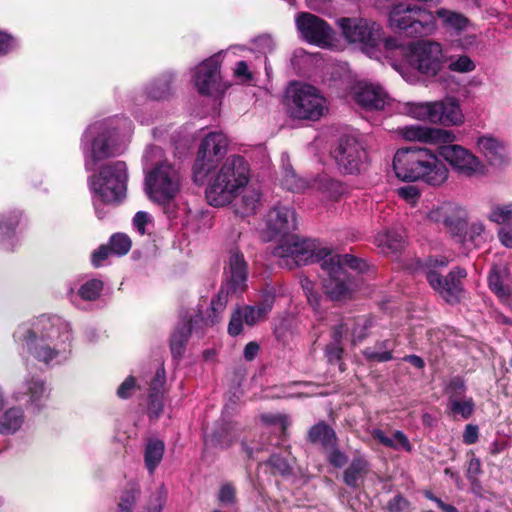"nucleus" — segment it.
I'll return each instance as SVG.
<instances>
[{"label": "nucleus", "instance_id": "1", "mask_svg": "<svg viewBox=\"0 0 512 512\" xmlns=\"http://www.w3.org/2000/svg\"><path fill=\"white\" fill-rule=\"evenodd\" d=\"M273 255L279 259V265L288 269L321 262L323 270V288L328 297L340 300L348 296L352 290V282L346 267L362 271L364 262L350 254H332L326 247H320L315 240L301 239L290 235L281 240L274 249Z\"/></svg>", "mask_w": 512, "mask_h": 512}, {"label": "nucleus", "instance_id": "2", "mask_svg": "<svg viewBox=\"0 0 512 512\" xmlns=\"http://www.w3.org/2000/svg\"><path fill=\"white\" fill-rule=\"evenodd\" d=\"M399 135L407 141L438 146L439 155L459 175L472 178L483 175L485 166L470 150L453 144V131L422 125H409L398 129Z\"/></svg>", "mask_w": 512, "mask_h": 512}, {"label": "nucleus", "instance_id": "3", "mask_svg": "<svg viewBox=\"0 0 512 512\" xmlns=\"http://www.w3.org/2000/svg\"><path fill=\"white\" fill-rule=\"evenodd\" d=\"M439 156L425 147L399 149L393 158V169L403 181L441 187L448 181L450 170Z\"/></svg>", "mask_w": 512, "mask_h": 512}, {"label": "nucleus", "instance_id": "4", "mask_svg": "<svg viewBox=\"0 0 512 512\" xmlns=\"http://www.w3.org/2000/svg\"><path fill=\"white\" fill-rule=\"evenodd\" d=\"M224 134L209 133L201 142L193 167L194 181L208 182L206 198L211 205H224Z\"/></svg>", "mask_w": 512, "mask_h": 512}, {"label": "nucleus", "instance_id": "5", "mask_svg": "<svg viewBox=\"0 0 512 512\" xmlns=\"http://www.w3.org/2000/svg\"><path fill=\"white\" fill-rule=\"evenodd\" d=\"M70 341L69 325L59 317L41 316L25 336L27 351L44 363L65 353Z\"/></svg>", "mask_w": 512, "mask_h": 512}, {"label": "nucleus", "instance_id": "6", "mask_svg": "<svg viewBox=\"0 0 512 512\" xmlns=\"http://www.w3.org/2000/svg\"><path fill=\"white\" fill-rule=\"evenodd\" d=\"M285 105L293 119L318 121L328 113L329 103L313 85L292 83L286 91Z\"/></svg>", "mask_w": 512, "mask_h": 512}, {"label": "nucleus", "instance_id": "7", "mask_svg": "<svg viewBox=\"0 0 512 512\" xmlns=\"http://www.w3.org/2000/svg\"><path fill=\"white\" fill-rule=\"evenodd\" d=\"M127 181V165L123 161L106 163L98 174L88 177L90 191L104 204L120 203L126 197Z\"/></svg>", "mask_w": 512, "mask_h": 512}, {"label": "nucleus", "instance_id": "8", "mask_svg": "<svg viewBox=\"0 0 512 512\" xmlns=\"http://www.w3.org/2000/svg\"><path fill=\"white\" fill-rule=\"evenodd\" d=\"M388 25L394 31L411 36H428L436 30V18L426 8L399 3L393 5L388 13Z\"/></svg>", "mask_w": 512, "mask_h": 512}, {"label": "nucleus", "instance_id": "9", "mask_svg": "<svg viewBox=\"0 0 512 512\" xmlns=\"http://www.w3.org/2000/svg\"><path fill=\"white\" fill-rule=\"evenodd\" d=\"M448 259L444 256L430 257L425 263L423 272L432 289L446 302L456 303L463 294L462 280L467 273L464 269L456 267L443 277L438 268L446 267Z\"/></svg>", "mask_w": 512, "mask_h": 512}, {"label": "nucleus", "instance_id": "10", "mask_svg": "<svg viewBox=\"0 0 512 512\" xmlns=\"http://www.w3.org/2000/svg\"><path fill=\"white\" fill-rule=\"evenodd\" d=\"M447 62L443 47L432 40H418L408 44L407 63L420 74L436 76Z\"/></svg>", "mask_w": 512, "mask_h": 512}, {"label": "nucleus", "instance_id": "11", "mask_svg": "<svg viewBox=\"0 0 512 512\" xmlns=\"http://www.w3.org/2000/svg\"><path fill=\"white\" fill-rule=\"evenodd\" d=\"M94 134L96 136L90 146L87 148L83 146L84 165L87 171H93L98 162L120 152L117 133L114 129L107 128L102 123H95L87 129L83 139Z\"/></svg>", "mask_w": 512, "mask_h": 512}, {"label": "nucleus", "instance_id": "12", "mask_svg": "<svg viewBox=\"0 0 512 512\" xmlns=\"http://www.w3.org/2000/svg\"><path fill=\"white\" fill-rule=\"evenodd\" d=\"M145 185L152 201L169 205L180 190V176L171 164L162 163L146 175Z\"/></svg>", "mask_w": 512, "mask_h": 512}, {"label": "nucleus", "instance_id": "13", "mask_svg": "<svg viewBox=\"0 0 512 512\" xmlns=\"http://www.w3.org/2000/svg\"><path fill=\"white\" fill-rule=\"evenodd\" d=\"M426 219L452 237L461 238L467 227L468 213L465 208L455 202H443L432 207Z\"/></svg>", "mask_w": 512, "mask_h": 512}, {"label": "nucleus", "instance_id": "14", "mask_svg": "<svg viewBox=\"0 0 512 512\" xmlns=\"http://www.w3.org/2000/svg\"><path fill=\"white\" fill-rule=\"evenodd\" d=\"M223 289L221 288L217 294L216 299L211 301L210 311L212 314H209L206 319H203L201 314H196L191 317L189 322H181L176 327L174 332L171 335L170 339V348L172 355L177 358L183 355V350L185 349V344L188 340L189 335L192 331L197 332L198 329L202 328V325H213L219 321L218 312L222 309L221 303V295Z\"/></svg>", "mask_w": 512, "mask_h": 512}, {"label": "nucleus", "instance_id": "15", "mask_svg": "<svg viewBox=\"0 0 512 512\" xmlns=\"http://www.w3.org/2000/svg\"><path fill=\"white\" fill-rule=\"evenodd\" d=\"M338 26L347 42L359 44L364 51L374 48L380 40V26L368 19L341 18Z\"/></svg>", "mask_w": 512, "mask_h": 512}, {"label": "nucleus", "instance_id": "16", "mask_svg": "<svg viewBox=\"0 0 512 512\" xmlns=\"http://www.w3.org/2000/svg\"><path fill=\"white\" fill-rule=\"evenodd\" d=\"M281 161L283 167L282 185L287 190L301 192L311 186L331 198L337 197L342 192L341 184L327 175L314 178L311 183L299 177L290 165L289 156L287 154H282Z\"/></svg>", "mask_w": 512, "mask_h": 512}, {"label": "nucleus", "instance_id": "17", "mask_svg": "<svg viewBox=\"0 0 512 512\" xmlns=\"http://www.w3.org/2000/svg\"><path fill=\"white\" fill-rule=\"evenodd\" d=\"M223 56L215 54L193 69L192 79L199 94L214 97L221 92Z\"/></svg>", "mask_w": 512, "mask_h": 512}, {"label": "nucleus", "instance_id": "18", "mask_svg": "<svg viewBox=\"0 0 512 512\" xmlns=\"http://www.w3.org/2000/svg\"><path fill=\"white\" fill-rule=\"evenodd\" d=\"M333 155L339 169L346 174L359 173L368 159L365 147L354 136L342 137Z\"/></svg>", "mask_w": 512, "mask_h": 512}, {"label": "nucleus", "instance_id": "19", "mask_svg": "<svg viewBox=\"0 0 512 512\" xmlns=\"http://www.w3.org/2000/svg\"><path fill=\"white\" fill-rule=\"evenodd\" d=\"M248 288V263L238 248L226 255V298L239 297Z\"/></svg>", "mask_w": 512, "mask_h": 512}, {"label": "nucleus", "instance_id": "20", "mask_svg": "<svg viewBox=\"0 0 512 512\" xmlns=\"http://www.w3.org/2000/svg\"><path fill=\"white\" fill-rule=\"evenodd\" d=\"M296 227L294 210L287 206H276L266 215L265 227L261 230V235L265 240L279 238L281 241L292 235Z\"/></svg>", "mask_w": 512, "mask_h": 512}, {"label": "nucleus", "instance_id": "21", "mask_svg": "<svg viewBox=\"0 0 512 512\" xmlns=\"http://www.w3.org/2000/svg\"><path fill=\"white\" fill-rule=\"evenodd\" d=\"M296 25L301 36L310 43L328 46L333 40L331 27L324 20L313 14H299L296 18Z\"/></svg>", "mask_w": 512, "mask_h": 512}, {"label": "nucleus", "instance_id": "22", "mask_svg": "<svg viewBox=\"0 0 512 512\" xmlns=\"http://www.w3.org/2000/svg\"><path fill=\"white\" fill-rule=\"evenodd\" d=\"M372 326L373 318L369 315L348 317L333 328L332 337L336 341H342L345 336L350 335L351 342L357 344L368 336Z\"/></svg>", "mask_w": 512, "mask_h": 512}, {"label": "nucleus", "instance_id": "23", "mask_svg": "<svg viewBox=\"0 0 512 512\" xmlns=\"http://www.w3.org/2000/svg\"><path fill=\"white\" fill-rule=\"evenodd\" d=\"M353 98L366 109H384L390 102L387 92L380 86L367 82H359L353 87Z\"/></svg>", "mask_w": 512, "mask_h": 512}, {"label": "nucleus", "instance_id": "24", "mask_svg": "<svg viewBox=\"0 0 512 512\" xmlns=\"http://www.w3.org/2000/svg\"><path fill=\"white\" fill-rule=\"evenodd\" d=\"M459 102L454 98H445L435 101L432 113V123L443 126H459L464 123Z\"/></svg>", "mask_w": 512, "mask_h": 512}, {"label": "nucleus", "instance_id": "25", "mask_svg": "<svg viewBox=\"0 0 512 512\" xmlns=\"http://www.w3.org/2000/svg\"><path fill=\"white\" fill-rule=\"evenodd\" d=\"M249 166L243 157L234 155L226 162V194L237 192L248 184Z\"/></svg>", "mask_w": 512, "mask_h": 512}, {"label": "nucleus", "instance_id": "26", "mask_svg": "<svg viewBox=\"0 0 512 512\" xmlns=\"http://www.w3.org/2000/svg\"><path fill=\"white\" fill-rule=\"evenodd\" d=\"M230 194L232 195V199L228 202L236 214L247 216L255 213L260 203L261 195L257 187L253 185H246L237 192Z\"/></svg>", "mask_w": 512, "mask_h": 512}, {"label": "nucleus", "instance_id": "27", "mask_svg": "<svg viewBox=\"0 0 512 512\" xmlns=\"http://www.w3.org/2000/svg\"><path fill=\"white\" fill-rule=\"evenodd\" d=\"M507 269L502 266H494L488 276L490 289L508 306H512V291L505 283Z\"/></svg>", "mask_w": 512, "mask_h": 512}, {"label": "nucleus", "instance_id": "28", "mask_svg": "<svg viewBox=\"0 0 512 512\" xmlns=\"http://www.w3.org/2000/svg\"><path fill=\"white\" fill-rule=\"evenodd\" d=\"M434 16L440 19L442 26L447 31L457 35L466 31L471 25L470 20L465 15L446 8L438 9Z\"/></svg>", "mask_w": 512, "mask_h": 512}, {"label": "nucleus", "instance_id": "29", "mask_svg": "<svg viewBox=\"0 0 512 512\" xmlns=\"http://www.w3.org/2000/svg\"><path fill=\"white\" fill-rule=\"evenodd\" d=\"M404 234L400 231H383L376 235L375 244L384 254H394L404 247Z\"/></svg>", "mask_w": 512, "mask_h": 512}, {"label": "nucleus", "instance_id": "30", "mask_svg": "<svg viewBox=\"0 0 512 512\" xmlns=\"http://www.w3.org/2000/svg\"><path fill=\"white\" fill-rule=\"evenodd\" d=\"M477 146L492 165H500L504 162L505 149L495 138L480 137Z\"/></svg>", "mask_w": 512, "mask_h": 512}, {"label": "nucleus", "instance_id": "31", "mask_svg": "<svg viewBox=\"0 0 512 512\" xmlns=\"http://www.w3.org/2000/svg\"><path fill=\"white\" fill-rule=\"evenodd\" d=\"M308 439L312 443L321 444L325 449L334 448L337 445L335 431L324 422H319L310 428Z\"/></svg>", "mask_w": 512, "mask_h": 512}, {"label": "nucleus", "instance_id": "32", "mask_svg": "<svg viewBox=\"0 0 512 512\" xmlns=\"http://www.w3.org/2000/svg\"><path fill=\"white\" fill-rule=\"evenodd\" d=\"M173 75L164 73L153 80L147 88V94L154 100L166 99L172 92Z\"/></svg>", "mask_w": 512, "mask_h": 512}, {"label": "nucleus", "instance_id": "33", "mask_svg": "<svg viewBox=\"0 0 512 512\" xmlns=\"http://www.w3.org/2000/svg\"><path fill=\"white\" fill-rule=\"evenodd\" d=\"M434 107L435 101L408 102L404 104L402 111L414 119L432 123V113Z\"/></svg>", "mask_w": 512, "mask_h": 512}, {"label": "nucleus", "instance_id": "34", "mask_svg": "<svg viewBox=\"0 0 512 512\" xmlns=\"http://www.w3.org/2000/svg\"><path fill=\"white\" fill-rule=\"evenodd\" d=\"M24 414L20 408H10L0 418V433H15L23 424Z\"/></svg>", "mask_w": 512, "mask_h": 512}, {"label": "nucleus", "instance_id": "35", "mask_svg": "<svg viewBox=\"0 0 512 512\" xmlns=\"http://www.w3.org/2000/svg\"><path fill=\"white\" fill-rule=\"evenodd\" d=\"M140 496V487L135 482H129L120 496L115 512H133L137 499Z\"/></svg>", "mask_w": 512, "mask_h": 512}, {"label": "nucleus", "instance_id": "36", "mask_svg": "<svg viewBox=\"0 0 512 512\" xmlns=\"http://www.w3.org/2000/svg\"><path fill=\"white\" fill-rule=\"evenodd\" d=\"M368 470V463L363 458H355L344 472V482L348 486L356 487Z\"/></svg>", "mask_w": 512, "mask_h": 512}, {"label": "nucleus", "instance_id": "37", "mask_svg": "<svg viewBox=\"0 0 512 512\" xmlns=\"http://www.w3.org/2000/svg\"><path fill=\"white\" fill-rule=\"evenodd\" d=\"M362 354L370 362H387L393 358L389 350V340L378 341L374 347H366Z\"/></svg>", "mask_w": 512, "mask_h": 512}, {"label": "nucleus", "instance_id": "38", "mask_svg": "<svg viewBox=\"0 0 512 512\" xmlns=\"http://www.w3.org/2000/svg\"><path fill=\"white\" fill-rule=\"evenodd\" d=\"M165 445L161 440L150 441L145 450V465L150 473H153L161 462Z\"/></svg>", "mask_w": 512, "mask_h": 512}, {"label": "nucleus", "instance_id": "39", "mask_svg": "<svg viewBox=\"0 0 512 512\" xmlns=\"http://www.w3.org/2000/svg\"><path fill=\"white\" fill-rule=\"evenodd\" d=\"M474 402L472 398H463L460 399L458 397H454L453 395L449 397L448 407L455 415H460L464 419L469 418L474 411Z\"/></svg>", "mask_w": 512, "mask_h": 512}, {"label": "nucleus", "instance_id": "40", "mask_svg": "<svg viewBox=\"0 0 512 512\" xmlns=\"http://www.w3.org/2000/svg\"><path fill=\"white\" fill-rule=\"evenodd\" d=\"M103 283L98 279L85 282L78 290L79 296L86 301L96 300L102 291Z\"/></svg>", "mask_w": 512, "mask_h": 512}, {"label": "nucleus", "instance_id": "41", "mask_svg": "<svg viewBox=\"0 0 512 512\" xmlns=\"http://www.w3.org/2000/svg\"><path fill=\"white\" fill-rule=\"evenodd\" d=\"M131 239L122 233H117L111 236L109 247L113 254L115 255H125L131 249Z\"/></svg>", "mask_w": 512, "mask_h": 512}, {"label": "nucleus", "instance_id": "42", "mask_svg": "<svg viewBox=\"0 0 512 512\" xmlns=\"http://www.w3.org/2000/svg\"><path fill=\"white\" fill-rule=\"evenodd\" d=\"M448 68L452 72L469 73L475 70L476 65L469 56L461 55L458 57H450Z\"/></svg>", "mask_w": 512, "mask_h": 512}, {"label": "nucleus", "instance_id": "43", "mask_svg": "<svg viewBox=\"0 0 512 512\" xmlns=\"http://www.w3.org/2000/svg\"><path fill=\"white\" fill-rule=\"evenodd\" d=\"M488 219L497 224L508 223L512 221V203L505 205H496L492 207Z\"/></svg>", "mask_w": 512, "mask_h": 512}, {"label": "nucleus", "instance_id": "44", "mask_svg": "<svg viewBox=\"0 0 512 512\" xmlns=\"http://www.w3.org/2000/svg\"><path fill=\"white\" fill-rule=\"evenodd\" d=\"M242 310L244 321L247 325H254L263 319L269 311L267 306H246Z\"/></svg>", "mask_w": 512, "mask_h": 512}, {"label": "nucleus", "instance_id": "45", "mask_svg": "<svg viewBox=\"0 0 512 512\" xmlns=\"http://www.w3.org/2000/svg\"><path fill=\"white\" fill-rule=\"evenodd\" d=\"M27 390L30 395L31 403L39 407L41 400L46 396V389L43 382L38 379H32L27 384Z\"/></svg>", "mask_w": 512, "mask_h": 512}, {"label": "nucleus", "instance_id": "46", "mask_svg": "<svg viewBox=\"0 0 512 512\" xmlns=\"http://www.w3.org/2000/svg\"><path fill=\"white\" fill-rule=\"evenodd\" d=\"M19 213L13 212L9 214L7 217L2 215L0 216V241L4 236H9L19 221Z\"/></svg>", "mask_w": 512, "mask_h": 512}, {"label": "nucleus", "instance_id": "47", "mask_svg": "<svg viewBox=\"0 0 512 512\" xmlns=\"http://www.w3.org/2000/svg\"><path fill=\"white\" fill-rule=\"evenodd\" d=\"M233 76L241 83V84H250L254 75L250 71L248 64L245 61H239L236 63L233 68Z\"/></svg>", "mask_w": 512, "mask_h": 512}, {"label": "nucleus", "instance_id": "48", "mask_svg": "<svg viewBox=\"0 0 512 512\" xmlns=\"http://www.w3.org/2000/svg\"><path fill=\"white\" fill-rule=\"evenodd\" d=\"M301 286L305 292L308 302L315 311L319 308L320 296L314 292L313 283L308 278L301 279Z\"/></svg>", "mask_w": 512, "mask_h": 512}, {"label": "nucleus", "instance_id": "49", "mask_svg": "<svg viewBox=\"0 0 512 512\" xmlns=\"http://www.w3.org/2000/svg\"><path fill=\"white\" fill-rule=\"evenodd\" d=\"M398 195L407 203L414 206L419 200L420 191L415 186H404L397 190Z\"/></svg>", "mask_w": 512, "mask_h": 512}, {"label": "nucleus", "instance_id": "50", "mask_svg": "<svg viewBox=\"0 0 512 512\" xmlns=\"http://www.w3.org/2000/svg\"><path fill=\"white\" fill-rule=\"evenodd\" d=\"M163 410L162 394L150 393L148 412L150 417L158 418Z\"/></svg>", "mask_w": 512, "mask_h": 512}, {"label": "nucleus", "instance_id": "51", "mask_svg": "<svg viewBox=\"0 0 512 512\" xmlns=\"http://www.w3.org/2000/svg\"><path fill=\"white\" fill-rule=\"evenodd\" d=\"M244 320L242 310L238 309L236 310L230 319L229 326H228V332L231 335H238L242 331V322Z\"/></svg>", "mask_w": 512, "mask_h": 512}, {"label": "nucleus", "instance_id": "52", "mask_svg": "<svg viewBox=\"0 0 512 512\" xmlns=\"http://www.w3.org/2000/svg\"><path fill=\"white\" fill-rule=\"evenodd\" d=\"M445 391L450 396L458 397L460 394L465 392L464 381L460 377H455L449 381Z\"/></svg>", "mask_w": 512, "mask_h": 512}, {"label": "nucleus", "instance_id": "53", "mask_svg": "<svg viewBox=\"0 0 512 512\" xmlns=\"http://www.w3.org/2000/svg\"><path fill=\"white\" fill-rule=\"evenodd\" d=\"M166 381L164 368L157 369L155 376L150 384L151 393L162 394V390Z\"/></svg>", "mask_w": 512, "mask_h": 512}, {"label": "nucleus", "instance_id": "54", "mask_svg": "<svg viewBox=\"0 0 512 512\" xmlns=\"http://www.w3.org/2000/svg\"><path fill=\"white\" fill-rule=\"evenodd\" d=\"M334 342L329 344L326 347V356L329 360V362H337L341 359L343 348L341 346V341H336L333 338Z\"/></svg>", "mask_w": 512, "mask_h": 512}, {"label": "nucleus", "instance_id": "55", "mask_svg": "<svg viewBox=\"0 0 512 512\" xmlns=\"http://www.w3.org/2000/svg\"><path fill=\"white\" fill-rule=\"evenodd\" d=\"M468 234H469V238L471 241H476L478 239L485 240L486 239L485 238V236H486L485 225L481 221L473 222L469 227Z\"/></svg>", "mask_w": 512, "mask_h": 512}, {"label": "nucleus", "instance_id": "56", "mask_svg": "<svg viewBox=\"0 0 512 512\" xmlns=\"http://www.w3.org/2000/svg\"><path fill=\"white\" fill-rule=\"evenodd\" d=\"M269 463L271 464V466L274 469V472L276 473L285 475L290 472V465L288 464V462L277 455L271 456V458L269 459Z\"/></svg>", "mask_w": 512, "mask_h": 512}, {"label": "nucleus", "instance_id": "57", "mask_svg": "<svg viewBox=\"0 0 512 512\" xmlns=\"http://www.w3.org/2000/svg\"><path fill=\"white\" fill-rule=\"evenodd\" d=\"M135 387V379L132 376L127 377L117 389L118 397L127 399L131 396Z\"/></svg>", "mask_w": 512, "mask_h": 512}, {"label": "nucleus", "instance_id": "58", "mask_svg": "<svg viewBox=\"0 0 512 512\" xmlns=\"http://www.w3.org/2000/svg\"><path fill=\"white\" fill-rule=\"evenodd\" d=\"M385 49L387 51H398L399 54L403 55L407 59L408 45H404L396 38H387L384 42Z\"/></svg>", "mask_w": 512, "mask_h": 512}, {"label": "nucleus", "instance_id": "59", "mask_svg": "<svg viewBox=\"0 0 512 512\" xmlns=\"http://www.w3.org/2000/svg\"><path fill=\"white\" fill-rule=\"evenodd\" d=\"M150 222V216L144 211H139L133 218V225L143 235L146 232V225Z\"/></svg>", "mask_w": 512, "mask_h": 512}, {"label": "nucleus", "instance_id": "60", "mask_svg": "<svg viewBox=\"0 0 512 512\" xmlns=\"http://www.w3.org/2000/svg\"><path fill=\"white\" fill-rule=\"evenodd\" d=\"M110 247L108 245H102L92 253V264L95 267H99L104 260H106L111 254Z\"/></svg>", "mask_w": 512, "mask_h": 512}, {"label": "nucleus", "instance_id": "61", "mask_svg": "<svg viewBox=\"0 0 512 512\" xmlns=\"http://www.w3.org/2000/svg\"><path fill=\"white\" fill-rule=\"evenodd\" d=\"M394 444L396 445L395 450L402 449L406 452H410L412 450V445L410 444L408 437L402 431H394Z\"/></svg>", "mask_w": 512, "mask_h": 512}, {"label": "nucleus", "instance_id": "62", "mask_svg": "<svg viewBox=\"0 0 512 512\" xmlns=\"http://www.w3.org/2000/svg\"><path fill=\"white\" fill-rule=\"evenodd\" d=\"M330 449H331V451L328 456L329 462L335 467H338V468L343 467L347 462L346 455L343 452H341L340 450H338L336 448V446L334 448H330Z\"/></svg>", "mask_w": 512, "mask_h": 512}, {"label": "nucleus", "instance_id": "63", "mask_svg": "<svg viewBox=\"0 0 512 512\" xmlns=\"http://www.w3.org/2000/svg\"><path fill=\"white\" fill-rule=\"evenodd\" d=\"M372 436L376 440H378L381 444H383L384 446L391 448V449H396V445L394 444V433L390 437V436L386 435V433L383 430L374 429L372 431Z\"/></svg>", "mask_w": 512, "mask_h": 512}, {"label": "nucleus", "instance_id": "64", "mask_svg": "<svg viewBox=\"0 0 512 512\" xmlns=\"http://www.w3.org/2000/svg\"><path fill=\"white\" fill-rule=\"evenodd\" d=\"M498 238L502 245L512 248V225L502 227L498 231Z\"/></svg>", "mask_w": 512, "mask_h": 512}]
</instances>
